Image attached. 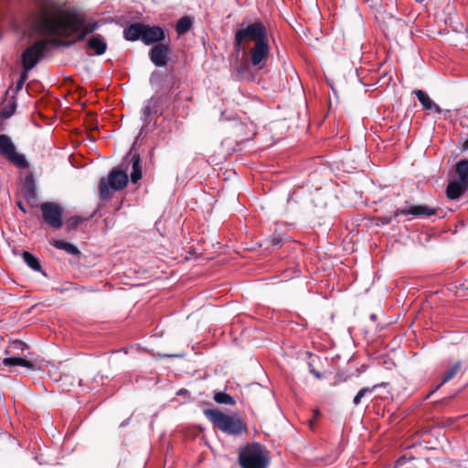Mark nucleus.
<instances>
[{"label":"nucleus","instance_id":"1","mask_svg":"<svg viewBox=\"0 0 468 468\" xmlns=\"http://www.w3.org/2000/svg\"><path fill=\"white\" fill-rule=\"evenodd\" d=\"M33 24L35 29L42 35L62 37L76 36L74 41L65 46L83 40L98 27L96 24L88 23L85 17L75 10L57 6L41 8Z\"/></svg>","mask_w":468,"mask_h":468},{"label":"nucleus","instance_id":"2","mask_svg":"<svg viewBox=\"0 0 468 468\" xmlns=\"http://www.w3.org/2000/svg\"><path fill=\"white\" fill-rule=\"evenodd\" d=\"M204 415L218 430L229 435L239 436L248 431L246 424L238 416L225 414L217 409H206Z\"/></svg>","mask_w":468,"mask_h":468},{"label":"nucleus","instance_id":"3","mask_svg":"<svg viewBox=\"0 0 468 468\" xmlns=\"http://www.w3.org/2000/svg\"><path fill=\"white\" fill-rule=\"evenodd\" d=\"M239 463L241 468H267L269 458L259 442H252L239 450Z\"/></svg>","mask_w":468,"mask_h":468},{"label":"nucleus","instance_id":"4","mask_svg":"<svg viewBox=\"0 0 468 468\" xmlns=\"http://www.w3.org/2000/svg\"><path fill=\"white\" fill-rule=\"evenodd\" d=\"M164 113L160 97H152L144 101L141 110L142 127L140 134H145L156 128L157 118Z\"/></svg>","mask_w":468,"mask_h":468},{"label":"nucleus","instance_id":"5","mask_svg":"<svg viewBox=\"0 0 468 468\" xmlns=\"http://www.w3.org/2000/svg\"><path fill=\"white\" fill-rule=\"evenodd\" d=\"M268 38L267 28L263 23L256 21L251 24H240V28L236 31L234 37V48L237 51L242 49V44L246 41H262Z\"/></svg>","mask_w":468,"mask_h":468},{"label":"nucleus","instance_id":"6","mask_svg":"<svg viewBox=\"0 0 468 468\" xmlns=\"http://www.w3.org/2000/svg\"><path fill=\"white\" fill-rule=\"evenodd\" d=\"M54 41L40 39L27 47L21 54V64L23 69L30 71L33 69L49 51Z\"/></svg>","mask_w":468,"mask_h":468},{"label":"nucleus","instance_id":"7","mask_svg":"<svg viewBox=\"0 0 468 468\" xmlns=\"http://www.w3.org/2000/svg\"><path fill=\"white\" fill-rule=\"evenodd\" d=\"M128 175L119 167H114L107 177L101 178L100 197L105 200L112 197L113 191L122 190L128 184Z\"/></svg>","mask_w":468,"mask_h":468},{"label":"nucleus","instance_id":"8","mask_svg":"<svg viewBox=\"0 0 468 468\" xmlns=\"http://www.w3.org/2000/svg\"><path fill=\"white\" fill-rule=\"evenodd\" d=\"M42 213V218L52 229H59L63 226V207L55 202H44L39 205Z\"/></svg>","mask_w":468,"mask_h":468},{"label":"nucleus","instance_id":"9","mask_svg":"<svg viewBox=\"0 0 468 468\" xmlns=\"http://www.w3.org/2000/svg\"><path fill=\"white\" fill-rule=\"evenodd\" d=\"M0 154L17 167L27 168L28 166L25 156L16 152L14 143L6 134H0Z\"/></svg>","mask_w":468,"mask_h":468},{"label":"nucleus","instance_id":"10","mask_svg":"<svg viewBox=\"0 0 468 468\" xmlns=\"http://www.w3.org/2000/svg\"><path fill=\"white\" fill-rule=\"evenodd\" d=\"M270 52L268 38L256 41L250 49V63L253 67L262 69Z\"/></svg>","mask_w":468,"mask_h":468},{"label":"nucleus","instance_id":"11","mask_svg":"<svg viewBox=\"0 0 468 468\" xmlns=\"http://www.w3.org/2000/svg\"><path fill=\"white\" fill-rule=\"evenodd\" d=\"M170 53L171 50L168 48V44H155L149 50V58L154 66L165 67L167 65Z\"/></svg>","mask_w":468,"mask_h":468},{"label":"nucleus","instance_id":"12","mask_svg":"<svg viewBox=\"0 0 468 468\" xmlns=\"http://www.w3.org/2000/svg\"><path fill=\"white\" fill-rule=\"evenodd\" d=\"M165 38V30L159 26H145L143 34V42L145 45L159 44Z\"/></svg>","mask_w":468,"mask_h":468},{"label":"nucleus","instance_id":"13","mask_svg":"<svg viewBox=\"0 0 468 468\" xmlns=\"http://www.w3.org/2000/svg\"><path fill=\"white\" fill-rule=\"evenodd\" d=\"M23 196L31 207H37V193L36 182L32 175L26 176L23 185Z\"/></svg>","mask_w":468,"mask_h":468},{"label":"nucleus","instance_id":"14","mask_svg":"<svg viewBox=\"0 0 468 468\" xmlns=\"http://www.w3.org/2000/svg\"><path fill=\"white\" fill-rule=\"evenodd\" d=\"M437 209L427 205H415L405 207L399 209V214L403 216H412L414 218L429 217L435 215Z\"/></svg>","mask_w":468,"mask_h":468},{"label":"nucleus","instance_id":"15","mask_svg":"<svg viewBox=\"0 0 468 468\" xmlns=\"http://www.w3.org/2000/svg\"><path fill=\"white\" fill-rule=\"evenodd\" d=\"M413 93L418 98V101L423 109L427 111H433L437 113H441L443 112L442 109L437 103H435L431 98L422 90H413Z\"/></svg>","mask_w":468,"mask_h":468},{"label":"nucleus","instance_id":"16","mask_svg":"<svg viewBox=\"0 0 468 468\" xmlns=\"http://www.w3.org/2000/svg\"><path fill=\"white\" fill-rule=\"evenodd\" d=\"M144 25L141 23H133L123 29V37L128 41H143V34Z\"/></svg>","mask_w":468,"mask_h":468},{"label":"nucleus","instance_id":"17","mask_svg":"<svg viewBox=\"0 0 468 468\" xmlns=\"http://www.w3.org/2000/svg\"><path fill=\"white\" fill-rule=\"evenodd\" d=\"M468 189V186L461 181H452L446 187V196L451 200L459 199Z\"/></svg>","mask_w":468,"mask_h":468},{"label":"nucleus","instance_id":"18","mask_svg":"<svg viewBox=\"0 0 468 468\" xmlns=\"http://www.w3.org/2000/svg\"><path fill=\"white\" fill-rule=\"evenodd\" d=\"M87 46L92 49L94 55L101 56L105 53L107 49V43L100 35H95L87 40Z\"/></svg>","mask_w":468,"mask_h":468},{"label":"nucleus","instance_id":"19","mask_svg":"<svg viewBox=\"0 0 468 468\" xmlns=\"http://www.w3.org/2000/svg\"><path fill=\"white\" fill-rule=\"evenodd\" d=\"M461 367H462V361H457L455 362L452 367L451 368H449L445 374H444V377L442 378V380L440 384H438L434 389L431 390V393L435 392L436 390H438L442 385H444L445 383H447L448 381H450L451 379H452L456 375L457 373L461 370Z\"/></svg>","mask_w":468,"mask_h":468},{"label":"nucleus","instance_id":"20","mask_svg":"<svg viewBox=\"0 0 468 468\" xmlns=\"http://www.w3.org/2000/svg\"><path fill=\"white\" fill-rule=\"evenodd\" d=\"M458 180L468 186V159H462L455 165Z\"/></svg>","mask_w":468,"mask_h":468},{"label":"nucleus","instance_id":"21","mask_svg":"<svg viewBox=\"0 0 468 468\" xmlns=\"http://www.w3.org/2000/svg\"><path fill=\"white\" fill-rule=\"evenodd\" d=\"M51 245L54 248L62 250L70 255L76 256L80 253V250L74 244L68 241L57 239L51 242Z\"/></svg>","mask_w":468,"mask_h":468},{"label":"nucleus","instance_id":"22","mask_svg":"<svg viewBox=\"0 0 468 468\" xmlns=\"http://www.w3.org/2000/svg\"><path fill=\"white\" fill-rule=\"evenodd\" d=\"M3 364L7 367H16L21 366L27 368H33V363L26 358L21 356H10L5 357L3 360Z\"/></svg>","mask_w":468,"mask_h":468},{"label":"nucleus","instance_id":"23","mask_svg":"<svg viewBox=\"0 0 468 468\" xmlns=\"http://www.w3.org/2000/svg\"><path fill=\"white\" fill-rule=\"evenodd\" d=\"M140 161L141 159L138 154H133L131 159L133 165V172L131 173V181L133 184H136L142 178Z\"/></svg>","mask_w":468,"mask_h":468},{"label":"nucleus","instance_id":"24","mask_svg":"<svg viewBox=\"0 0 468 468\" xmlns=\"http://www.w3.org/2000/svg\"><path fill=\"white\" fill-rule=\"evenodd\" d=\"M387 383L385 382H382L380 384H375L373 387L371 388H361L357 393L356 395L354 397V399H353V403L355 406H357L360 404L361 402V399L368 393H373L377 388L378 387H386Z\"/></svg>","mask_w":468,"mask_h":468},{"label":"nucleus","instance_id":"25","mask_svg":"<svg viewBox=\"0 0 468 468\" xmlns=\"http://www.w3.org/2000/svg\"><path fill=\"white\" fill-rule=\"evenodd\" d=\"M23 260L27 265L36 271H41V265L38 259L28 251L23 252Z\"/></svg>","mask_w":468,"mask_h":468},{"label":"nucleus","instance_id":"26","mask_svg":"<svg viewBox=\"0 0 468 468\" xmlns=\"http://www.w3.org/2000/svg\"><path fill=\"white\" fill-rule=\"evenodd\" d=\"M191 27V18L187 16H185L177 21L176 30L178 33V35H184L190 30Z\"/></svg>","mask_w":468,"mask_h":468},{"label":"nucleus","instance_id":"27","mask_svg":"<svg viewBox=\"0 0 468 468\" xmlns=\"http://www.w3.org/2000/svg\"><path fill=\"white\" fill-rule=\"evenodd\" d=\"M213 399L218 404L232 406L236 403V401L232 396H230L229 394L223 392V391L216 392L214 394Z\"/></svg>","mask_w":468,"mask_h":468},{"label":"nucleus","instance_id":"28","mask_svg":"<svg viewBox=\"0 0 468 468\" xmlns=\"http://www.w3.org/2000/svg\"><path fill=\"white\" fill-rule=\"evenodd\" d=\"M16 110V101L13 98L12 101L5 105L0 112V117L3 120L8 119L15 113Z\"/></svg>","mask_w":468,"mask_h":468},{"label":"nucleus","instance_id":"29","mask_svg":"<svg viewBox=\"0 0 468 468\" xmlns=\"http://www.w3.org/2000/svg\"><path fill=\"white\" fill-rule=\"evenodd\" d=\"M83 221H84V218L80 216L70 217L65 222L66 229L68 231H71V230L77 229V227L80 224H81Z\"/></svg>","mask_w":468,"mask_h":468},{"label":"nucleus","instance_id":"30","mask_svg":"<svg viewBox=\"0 0 468 468\" xmlns=\"http://www.w3.org/2000/svg\"><path fill=\"white\" fill-rule=\"evenodd\" d=\"M12 347H13L14 349H20V350H22V351H23V350L27 349L28 346H27V344H25V343H24V342H22V341H15V342H13V344H12Z\"/></svg>","mask_w":468,"mask_h":468},{"label":"nucleus","instance_id":"31","mask_svg":"<svg viewBox=\"0 0 468 468\" xmlns=\"http://www.w3.org/2000/svg\"><path fill=\"white\" fill-rule=\"evenodd\" d=\"M378 225H388L391 222V219L388 217H379L377 218Z\"/></svg>","mask_w":468,"mask_h":468},{"label":"nucleus","instance_id":"32","mask_svg":"<svg viewBox=\"0 0 468 468\" xmlns=\"http://www.w3.org/2000/svg\"><path fill=\"white\" fill-rule=\"evenodd\" d=\"M271 242L272 245H279L282 242V239L280 237H272Z\"/></svg>","mask_w":468,"mask_h":468},{"label":"nucleus","instance_id":"33","mask_svg":"<svg viewBox=\"0 0 468 468\" xmlns=\"http://www.w3.org/2000/svg\"><path fill=\"white\" fill-rule=\"evenodd\" d=\"M28 72H29V71H27L26 69H24V71L21 73V75H20V78H19V79H20L22 81H25V82H26V80H27V77H28Z\"/></svg>","mask_w":468,"mask_h":468},{"label":"nucleus","instance_id":"34","mask_svg":"<svg viewBox=\"0 0 468 468\" xmlns=\"http://www.w3.org/2000/svg\"><path fill=\"white\" fill-rule=\"evenodd\" d=\"M17 207H19V209L23 212V213H27V208L26 207L24 206V204L21 202V201H18L17 202Z\"/></svg>","mask_w":468,"mask_h":468},{"label":"nucleus","instance_id":"35","mask_svg":"<svg viewBox=\"0 0 468 468\" xmlns=\"http://www.w3.org/2000/svg\"><path fill=\"white\" fill-rule=\"evenodd\" d=\"M310 371H311L312 374H314V376L316 378H318V379L322 378V375H321V373L319 371H316L314 369H311Z\"/></svg>","mask_w":468,"mask_h":468},{"label":"nucleus","instance_id":"36","mask_svg":"<svg viewBox=\"0 0 468 468\" xmlns=\"http://www.w3.org/2000/svg\"><path fill=\"white\" fill-rule=\"evenodd\" d=\"M247 69V67H239L237 69V73L239 75V76H242L243 75V72Z\"/></svg>","mask_w":468,"mask_h":468},{"label":"nucleus","instance_id":"37","mask_svg":"<svg viewBox=\"0 0 468 468\" xmlns=\"http://www.w3.org/2000/svg\"><path fill=\"white\" fill-rule=\"evenodd\" d=\"M405 462H406L405 458H399L397 461V465L395 466V468L401 466Z\"/></svg>","mask_w":468,"mask_h":468},{"label":"nucleus","instance_id":"38","mask_svg":"<svg viewBox=\"0 0 468 468\" xmlns=\"http://www.w3.org/2000/svg\"><path fill=\"white\" fill-rule=\"evenodd\" d=\"M25 84V81H22L20 79L18 80L17 83H16V90H20L23 85Z\"/></svg>","mask_w":468,"mask_h":468},{"label":"nucleus","instance_id":"39","mask_svg":"<svg viewBox=\"0 0 468 468\" xmlns=\"http://www.w3.org/2000/svg\"><path fill=\"white\" fill-rule=\"evenodd\" d=\"M468 149V139L463 144V150Z\"/></svg>","mask_w":468,"mask_h":468},{"label":"nucleus","instance_id":"40","mask_svg":"<svg viewBox=\"0 0 468 468\" xmlns=\"http://www.w3.org/2000/svg\"><path fill=\"white\" fill-rule=\"evenodd\" d=\"M370 319L372 321H375L377 319V314H370Z\"/></svg>","mask_w":468,"mask_h":468},{"label":"nucleus","instance_id":"41","mask_svg":"<svg viewBox=\"0 0 468 468\" xmlns=\"http://www.w3.org/2000/svg\"><path fill=\"white\" fill-rule=\"evenodd\" d=\"M314 417H317V416H319L320 411L318 410H314Z\"/></svg>","mask_w":468,"mask_h":468}]
</instances>
